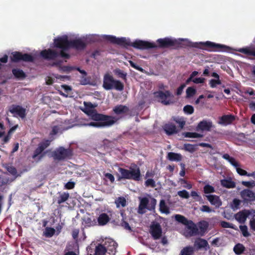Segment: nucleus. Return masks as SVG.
Instances as JSON below:
<instances>
[{
  "label": "nucleus",
  "instance_id": "f257e3e1",
  "mask_svg": "<svg viewBox=\"0 0 255 255\" xmlns=\"http://www.w3.org/2000/svg\"><path fill=\"white\" fill-rule=\"evenodd\" d=\"M118 171L120 175L118 176V180L122 179L133 180L139 181L141 178V173L139 167L135 164H132L129 167V169L119 167Z\"/></svg>",
  "mask_w": 255,
  "mask_h": 255
},
{
  "label": "nucleus",
  "instance_id": "f03ea898",
  "mask_svg": "<svg viewBox=\"0 0 255 255\" xmlns=\"http://www.w3.org/2000/svg\"><path fill=\"white\" fill-rule=\"evenodd\" d=\"M93 113L91 115V119L95 121H99L101 123L102 128L111 127L117 121V119L115 117L99 114L96 112Z\"/></svg>",
  "mask_w": 255,
  "mask_h": 255
},
{
  "label": "nucleus",
  "instance_id": "7ed1b4c3",
  "mask_svg": "<svg viewBox=\"0 0 255 255\" xmlns=\"http://www.w3.org/2000/svg\"><path fill=\"white\" fill-rule=\"evenodd\" d=\"M103 86L107 90L115 88L120 91L123 90L124 88V84L121 81L115 80L113 77L109 74L104 75Z\"/></svg>",
  "mask_w": 255,
  "mask_h": 255
},
{
  "label": "nucleus",
  "instance_id": "20e7f679",
  "mask_svg": "<svg viewBox=\"0 0 255 255\" xmlns=\"http://www.w3.org/2000/svg\"><path fill=\"white\" fill-rule=\"evenodd\" d=\"M139 204L138 208V213L143 214L145 213V209L150 211H154L155 209L157 201L152 197H150L149 201L147 197H139Z\"/></svg>",
  "mask_w": 255,
  "mask_h": 255
},
{
  "label": "nucleus",
  "instance_id": "39448f33",
  "mask_svg": "<svg viewBox=\"0 0 255 255\" xmlns=\"http://www.w3.org/2000/svg\"><path fill=\"white\" fill-rule=\"evenodd\" d=\"M156 47L155 48H168L177 49L181 46V43L179 40L170 37L159 38L156 40Z\"/></svg>",
  "mask_w": 255,
  "mask_h": 255
},
{
  "label": "nucleus",
  "instance_id": "423d86ee",
  "mask_svg": "<svg viewBox=\"0 0 255 255\" xmlns=\"http://www.w3.org/2000/svg\"><path fill=\"white\" fill-rule=\"evenodd\" d=\"M41 56L46 60H55L57 58L61 57L66 59L70 58V55L65 52L60 51V52L56 50L48 49L41 51Z\"/></svg>",
  "mask_w": 255,
  "mask_h": 255
},
{
  "label": "nucleus",
  "instance_id": "0eeeda50",
  "mask_svg": "<svg viewBox=\"0 0 255 255\" xmlns=\"http://www.w3.org/2000/svg\"><path fill=\"white\" fill-rule=\"evenodd\" d=\"M73 155V151L70 148H65L60 146L52 152V157L55 160H62L70 159Z\"/></svg>",
  "mask_w": 255,
  "mask_h": 255
},
{
  "label": "nucleus",
  "instance_id": "6e6552de",
  "mask_svg": "<svg viewBox=\"0 0 255 255\" xmlns=\"http://www.w3.org/2000/svg\"><path fill=\"white\" fill-rule=\"evenodd\" d=\"M11 62L18 63L20 61L32 62L34 60V57L30 54L24 53L18 51L12 52L10 56Z\"/></svg>",
  "mask_w": 255,
  "mask_h": 255
},
{
  "label": "nucleus",
  "instance_id": "1a4fd4ad",
  "mask_svg": "<svg viewBox=\"0 0 255 255\" xmlns=\"http://www.w3.org/2000/svg\"><path fill=\"white\" fill-rule=\"evenodd\" d=\"M54 46L61 49L60 51L68 50L70 49V40L66 35L58 37L54 39Z\"/></svg>",
  "mask_w": 255,
  "mask_h": 255
},
{
  "label": "nucleus",
  "instance_id": "9d476101",
  "mask_svg": "<svg viewBox=\"0 0 255 255\" xmlns=\"http://www.w3.org/2000/svg\"><path fill=\"white\" fill-rule=\"evenodd\" d=\"M50 142L48 140H46L39 143L38 147L34 151L32 156L33 159L38 158V160H40L45 156L46 152L44 150L50 145Z\"/></svg>",
  "mask_w": 255,
  "mask_h": 255
},
{
  "label": "nucleus",
  "instance_id": "9b49d317",
  "mask_svg": "<svg viewBox=\"0 0 255 255\" xmlns=\"http://www.w3.org/2000/svg\"><path fill=\"white\" fill-rule=\"evenodd\" d=\"M105 39L112 43L116 44L126 48L131 45V42L129 40L127 39L125 37L117 38L112 35H105Z\"/></svg>",
  "mask_w": 255,
  "mask_h": 255
},
{
  "label": "nucleus",
  "instance_id": "f8f14e48",
  "mask_svg": "<svg viewBox=\"0 0 255 255\" xmlns=\"http://www.w3.org/2000/svg\"><path fill=\"white\" fill-rule=\"evenodd\" d=\"M162 228L159 223L152 222L149 227V233L154 240L159 239L162 236Z\"/></svg>",
  "mask_w": 255,
  "mask_h": 255
},
{
  "label": "nucleus",
  "instance_id": "ddd939ff",
  "mask_svg": "<svg viewBox=\"0 0 255 255\" xmlns=\"http://www.w3.org/2000/svg\"><path fill=\"white\" fill-rule=\"evenodd\" d=\"M131 46H132L136 49L144 50L155 48L156 47V44L154 42H150L141 40H136L135 41L131 42Z\"/></svg>",
  "mask_w": 255,
  "mask_h": 255
},
{
  "label": "nucleus",
  "instance_id": "4468645a",
  "mask_svg": "<svg viewBox=\"0 0 255 255\" xmlns=\"http://www.w3.org/2000/svg\"><path fill=\"white\" fill-rule=\"evenodd\" d=\"M200 44L202 46L201 47V48L210 51H219L220 49L226 47L225 45L208 41L205 42H200Z\"/></svg>",
  "mask_w": 255,
  "mask_h": 255
},
{
  "label": "nucleus",
  "instance_id": "2eb2a0df",
  "mask_svg": "<svg viewBox=\"0 0 255 255\" xmlns=\"http://www.w3.org/2000/svg\"><path fill=\"white\" fill-rule=\"evenodd\" d=\"M87 250V255H108L106 247L101 244H98L96 246L94 251H93L91 247H88Z\"/></svg>",
  "mask_w": 255,
  "mask_h": 255
},
{
  "label": "nucleus",
  "instance_id": "dca6fc26",
  "mask_svg": "<svg viewBox=\"0 0 255 255\" xmlns=\"http://www.w3.org/2000/svg\"><path fill=\"white\" fill-rule=\"evenodd\" d=\"M9 111L13 114L14 116H16V115L21 119L25 118L26 115L25 109L19 105H12L10 107Z\"/></svg>",
  "mask_w": 255,
  "mask_h": 255
},
{
  "label": "nucleus",
  "instance_id": "f3484780",
  "mask_svg": "<svg viewBox=\"0 0 255 255\" xmlns=\"http://www.w3.org/2000/svg\"><path fill=\"white\" fill-rule=\"evenodd\" d=\"M241 196L246 203H250L255 201V193L248 189L242 190L241 192Z\"/></svg>",
  "mask_w": 255,
  "mask_h": 255
},
{
  "label": "nucleus",
  "instance_id": "a211bd4d",
  "mask_svg": "<svg viewBox=\"0 0 255 255\" xmlns=\"http://www.w3.org/2000/svg\"><path fill=\"white\" fill-rule=\"evenodd\" d=\"M87 43L80 38L70 40V48L81 51L85 49Z\"/></svg>",
  "mask_w": 255,
  "mask_h": 255
},
{
  "label": "nucleus",
  "instance_id": "6ab92c4d",
  "mask_svg": "<svg viewBox=\"0 0 255 255\" xmlns=\"http://www.w3.org/2000/svg\"><path fill=\"white\" fill-rule=\"evenodd\" d=\"M236 119L237 117L233 115H225L220 117L219 124L224 126L231 125Z\"/></svg>",
  "mask_w": 255,
  "mask_h": 255
},
{
  "label": "nucleus",
  "instance_id": "aec40b11",
  "mask_svg": "<svg viewBox=\"0 0 255 255\" xmlns=\"http://www.w3.org/2000/svg\"><path fill=\"white\" fill-rule=\"evenodd\" d=\"M107 250L108 255H115L116 253V249L118 244L114 241H111L110 242H105L104 244Z\"/></svg>",
  "mask_w": 255,
  "mask_h": 255
},
{
  "label": "nucleus",
  "instance_id": "412c9836",
  "mask_svg": "<svg viewBox=\"0 0 255 255\" xmlns=\"http://www.w3.org/2000/svg\"><path fill=\"white\" fill-rule=\"evenodd\" d=\"M207 200L210 204L215 206L216 208H219L222 204V202L220 197L216 195H205Z\"/></svg>",
  "mask_w": 255,
  "mask_h": 255
},
{
  "label": "nucleus",
  "instance_id": "4be33fe9",
  "mask_svg": "<svg viewBox=\"0 0 255 255\" xmlns=\"http://www.w3.org/2000/svg\"><path fill=\"white\" fill-rule=\"evenodd\" d=\"M251 212L249 210H244L235 215L236 219L241 223H244Z\"/></svg>",
  "mask_w": 255,
  "mask_h": 255
},
{
  "label": "nucleus",
  "instance_id": "5701e85b",
  "mask_svg": "<svg viewBox=\"0 0 255 255\" xmlns=\"http://www.w3.org/2000/svg\"><path fill=\"white\" fill-rule=\"evenodd\" d=\"M212 127L213 124L212 122L203 120L199 123L196 129L197 130L210 131Z\"/></svg>",
  "mask_w": 255,
  "mask_h": 255
},
{
  "label": "nucleus",
  "instance_id": "b1692460",
  "mask_svg": "<svg viewBox=\"0 0 255 255\" xmlns=\"http://www.w3.org/2000/svg\"><path fill=\"white\" fill-rule=\"evenodd\" d=\"M158 93V96L161 99L162 104L165 105H168L171 103L170 100H168V98L171 96L170 92L169 91L165 92L159 91Z\"/></svg>",
  "mask_w": 255,
  "mask_h": 255
},
{
  "label": "nucleus",
  "instance_id": "393cba45",
  "mask_svg": "<svg viewBox=\"0 0 255 255\" xmlns=\"http://www.w3.org/2000/svg\"><path fill=\"white\" fill-rule=\"evenodd\" d=\"M110 220V218L106 213L101 214L97 218V225L100 226H104L106 225Z\"/></svg>",
  "mask_w": 255,
  "mask_h": 255
},
{
  "label": "nucleus",
  "instance_id": "a878e982",
  "mask_svg": "<svg viewBox=\"0 0 255 255\" xmlns=\"http://www.w3.org/2000/svg\"><path fill=\"white\" fill-rule=\"evenodd\" d=\"M163 128L166 133L168 135L177 133L178 132L176 126L172 123L165 124Z\"/></svg>",
  "mask_w": 255,
  "mask_h": 255
},
{
  "label": "nucleus",
  "instance_id": "bb28decb",
  "mask_svg": "<svg viewBox=\"0 0 255 255\" xmlns=\"http://www.w3.org/2000/svg\"><path fill=\"white\" fill-rule=\"evenodd\" d=\"M207 247H209V244L208 242L206 240L201 238H199L195 240L193 246L194 249L196 248L197 250H199Z\"/></svg>",
  "mask_w": 255,
  "mask_h": 255
},
{
  "label": "nucleus",
  "instance_id": "cd10ccee",
  "mask_svg": "<svg viewBox=\"0 0 255 255\" xmlns=\"http://www.w3.org/2000/svg\"><path fill=\"white\" fill-rule=\"evenodd\" d=\"M186 226H187V229L190 230L189 234L190 236L199 235V229L192 221L190 220L189 224Z\"/></svg>",
  "mask_w": 255,
  "mask_h": 255
},
{
  "label": "nucleus",
  "instance_id": "c85d7f7f",
  "mask_svg": "<svg viewBox=\"0 0 255 255\" xmlns=\"http://www.w3.org/2000/svg\"><path fill=\"white\" fill-rule=\"evenodd\" d=\"M238 51L248 56H254V59H255V47L242 48L239 49Z\"/></svg>",
  "mask_w": 255,
  "mask_h": 255
},
{
  "label": "nucleus",
  "instance_id": "c756f323",
  "mask_svg": "<svg viewBox=\"0 0 255 255\" xmlns=\"http://www.w3.org/2000/svg\"><path fill=\"white\" fill-rule=\"evenodd\" d=\"M12 73L14 77L17 79L23 80L26 77L24 72L18 68H13L12 69Z\"/></svg>",
  "mask_w": 255,
  "mask_h": 255
},
{
  "label": "nucleus",
  "instance_id": "7c9ffc66",
  "mask_svg": "<svg viewBox=\"0 0 255 255\" xmlns=\"http://www.w3.org/2000/svg\"><path fill=\"white\" fill-rule=\"evenodd\" d=\"M194 248L192 246H187L181 250L179 255H194Z\"/></svg>",
  "mask_w": 255,
  "mask_h": 255
},
{
  "label": "nucleus",
  "instance_id": "2f4dec72",
  "mask_svg": "<svg viewBox=\"0 0 255 255\" xmlns=\"http://www.w3.org/2000/svg\"><path fill=\"white\" fill-rule=\"evenodd\" d=\"M129 109L126 106L120 105L116 106L113 109V111L117 115H121L127 113Z\"/></svg>",
  "mask_w": 255,
  "mask_h": 255
},
{
  "label": "nucleus",
  "instance_id": "473e14b6",
  "mask_svg": "<svg viewBox=\"0 0 255 255\" xmlns=\"http://www.w3.org/2000/svg\"><path fill=\"white\" fill-rule=\"evenodd\" d=\"M167 158L172 161H180L182 160V156L180 153L169 152L167 154Z\"/></svg>",
  "mask_w": 255,
  "mask_h": 255
},
{
  "label": "nucleus",
  "instance_id": "72a5a7b5",
  "mask_svg": "<svg viewBox=\"0 0 255 255\" xmlns=\"http://www.w3.org/2000/svg\"><path fill=\"white\" fill-rule=\"evenodd\" d=\"M4 167L10 175L14 177V178L20 176V174L17 173L16 168L11 164H6Z\"/></svg>",
  "mask_w": 255,
  "mask_h": 255
},
{
  "label": "nucleus",
  "instance_id": "f704fd0d",
  "mask_svg": "<svg viewBox=\"0 0 255 255\" xmlns=\"http://www.w3.org/2000/svg\"><path fill=\"white\" fill-rule=\"evenodd\" d=\"M209 224L207 222L203 221H201L199 223V228L200 231H199V235L201 236H203L206 233L208 228Z\"/></svg>",
  "mask_w": 255,
  "mask_h": 255
},
{
  "label": "nucleus",
  "instance_id": "c9c22d12",
  "mask_svg": "<svg viewBox=\"0 0 255 255\" xmlns=\"http://www.w3.org/2000/svg\"><path fill=\"white\" fill-rule=\"evenodd\" d=\"M222 186L227 188H233L236 187V183L231 179H223L221 180Z\"/></svg>",
  "mask_w": 255,
  "mask_h": 255
},
{
  "label": "nucleus",
  "instance_id": "e433bc0d",
  "mask_svg": "<svg viewBox=\"0 0 255 255\" xmlns=\"http://www.w3.org/2000/svg\"><path fill=\"white\" fill-rule=\"evenodd\" d=\"M159 211L162 213L168 214L170 213V210L169 207L166 204L164 200L162 199L160 200L159 203Z\"/></svg>",
  "mask_w": 255,
  "mask_h": 255
},
{
  "label": "nucleus",
  "instance_id": "4c0bfd02",
  "mask_svg": "<svg viewBox=\"0 0 255 255\" xmlns=\"http://www.w3.org/2000/svg\"><path fill=\"white\" fill-rule=\"evenodd\" d=\"M69 197L70 195L68 192L60 193L57 198V203L60 205L66 202L69 199Z\"/></svg>",
  "mask_w": 255,
  "mask_h": 255
},
{
  "label": "nucleus",
  "instance_id": "58836bf2",
  "mask_svg": "<svg viewBox=\"0 0 255 255\" xmlns=\"http://www.w3.org/2000/svg\"><path fill=\"white\" fill-rule=\"evenodd\" d=\"M233 250L236 255H241L244 253L246 248L243 244L238 243L234 246Z\"/></svg>",
  "mask_w": 255,
  "mask_h": 255
},
{
  "label": "nucleus",
  "instance_id": "ea45409f",
  "mask_svg": "<svg viewBox=\"0 0 255 255\" xmlns=\"http://www.w3.org/2000/svg\"><path fill=\"white\" fill-rule=\"evenodd\" d=\"M174 218L176 221L184 225H186L189 224V222L190 220H188L186 218L181 215L176 214L174 216Z\"/></svg>",
  "mask_w": 255,
  "mask_h": 255
},
{
  "label": "nucleus",
  "instance_id": "a19ab883",
  "mask_svg": "<svg viewBox=\"0 0 255 255\" xmlns=\"http://www.w3.org/2000/svg\"><path fill=\"white\" fill-rule=\"evenodd\" d=\"M84 105L85 106L86 110H83V111L87 114L91 116L92 114L93 113V112H96L94 110H93V106L92 103L84 102Z\"/></svg>",
  "mask_w": 255,
  "mask_h": 255
},
{
  "label": "nucleus",
  "instance_id": "79ce46f5",
  "mask_svg": "<svg viewBox=\"0 0 255 255\" xmlns=\"http://www.w3.org/2000/svg\"><path fill=\"white\" fill-rule=\"evenodd\" d=\"M121 215L123 217L121 223V225L122 227H123L124 229L128 230L129 231H131V228L129 225L128 223L125 220V217L124 216L126 215L124 212H121Z\"/></svg>",
  "mask_w": 255,
  "mask_h": 255
},
{
  "label": "nucleus",
  "instance_id": "37998d69",
  "mask_svg": "<svg viewBox=\"0 0 255 255\" xmlns=\"http://www.w3.org/2000/svg\"><path fill=\"white\" fill-rule=\"evenodd\" d=\"M114 72L118 77L126 80L127 79V73L120 69L117 68L114 70Z\"/></svg>",
  "mask_w": 255,
  "mask_h": 255
},
{
  "label": "nucleus",
  "instance_id": "c03bdc74",
  "mask_svg": "<svg viewBox=\"0 0 255 255\" xmlns=\"http://www.w3.org/2000/svg\"><path fill=\"white\" fill-rule=\"evenodd\" d=\"M86 226L91 227L97 225V221L95 219L92 220L90 217H87L84 220Z\"/></svg>",
  "mask_w": 255,
  "mask_h": 255
},
{
  "label": "nucleus",
  "instance_id": "a18cd8bd",
  "mask_svg": "<svg viewBox=\"0 0 255 255\" xmlns=\"http://www.w3.org/2000/svg\"><path fill=\"white\" fill-rule=\"evenodd\" d=\"M55 233V230L53 228L46 227L44 232V236L47 238L52 237Z\"/></svg>",
  "mask_w": 255,
  "mask_h": 255
},
{
  "label": "nucleus",
  "instance_id": "49530a36",
  "mask_svg": "<svg viewBox=\"0 0 255 255\" xmlns=\"http://www.w3.org/2000/svg\"><path fill=\"white\" fill-rule=\"evenodd\" d=\"M183 135L185 137L189 138H199L203 136V135L200 133L192 132H186L183 133Z\"/></svg>",
  "mask_w": 255,
  "mask_h": 255
},
{
  "label": "nucleus",
  "instance_id": "de8ad7c7",
  "mask_svg": "<svg viewBox=\"0 0 255 255\" xmlns=\"http://www.w3.org/2000/svg\"><path fill=\"white\" fill-rule=\"evenodd\" d=\"M115 203L118 208L120 207V206L124 207L126 206L127 201L124 197H120L115 201Z\"/></svg>",
  "mask_w": 255,
  "mask_h": 255
},
{
  "label": "nucleus",
  "instance_id": "09e8293b",
  "mask_svg": "<svg viewBox=\"0 0 255 255\" xmlns=\"http://www.w3.org/2000/svg\"><path fill=\"white\" fill-rule=\"evenodd\" d=\"M10 182L9 177L0 175V187L7 185Z\"/></svg>",
  "mask_w": 255,
  "mask_h": 255
},
{
  "label": "nucleus",
  "instance_id": "8fccbe9b",
  "mask_svg": "<svg viewBox=\"0 0 255 255\" xmlns=\"http://www.w3.org/2000/svg\"><path fill=\"white\" fill-rule=\"evenodd\" d=\"M183 149L190 152H193L196 150V145L190 143H185L183 145Z\"/></svg>",
  "mask_w": 255,
  "mask_h": 255
},
{
  "label": "nucleus",
  "instance_id": "3c124183",
  "mask_svg": "<svg viewBox=\"0 0 255 255\" xmlns=\"http://www.w3.org/2000/svg\"><path fill=\"white\" fill-rule=\"evenodd\" d=\"M186 98H190L193 97L196 93V90L195 88L192 87H188L186 91Z\"/></svg>",
  "mask_w": 255,
  "mask_h": 255
},
{
  "label": "nucleus",
  "instance_id": "603ef678",
  "mask_svg": "<svg viewBox=\"0 0 255 255\" xmlns=\"http://www.w3.org/2000/svg\"><path fill=\"white\" fill-rule=\"evenodd\" d=\"M203 191L205 194H210L214 193L215 192V190L214 187L207 184L204 186L203 188Z\"/></svg>",
  "mask_w": 255,
  "mask_h": 255
},
{
  "label": "nucleus",
  "instance_id": "864d4df0",
  "mask_svg": "<svg viewBox=\"0 0 255 255\" xmlns=\"http://www.w3.org/2000/svg\"><path fill=\"white\" fill-rule=\"evenodd\" d=\"M240 230L245 237H248L250 236V234L248 232V227L246 225L240 226Z\"/></svg>",
  "mask_w": 255,
  "mask_h": 255
},
{
  "label": "nucleus",
  "instance_id": "5fc2aeb1",
  "mask_svg": "<svg viewBox=\"0 0 255 255\" xmlns=\"http://www.w3.org/2000/svg\"><path fill=\"white\" fill-rule=\"evenodd\" d=\"M220 225L221 227L224 228H231L233 229H236V228L235 227L234 225L229 222H227L226 221H221L220 223Z\"/></svg>",
  "mask_w": 255,
  "mask_h": 255
},
{
  "label": "nucleus",
  "instance_id": "6e6d98bb",
  "mask_svg": "<svg viewBox=\"0 0 255 255\" xmlns=\"http://www.w3.org/2000/svg\"><path fill=\"white\" fill-rule=\"evenodd\" d=\"M236 170H237L238 173L239 174H240V175H242V176H253V175H252V173H248L246 170H245L244 169H242L241 168H239V167L236 168Z\"/></svg>",
  "mask_w": 255,
  "mask_h": 255
},
{
  "label": "nucleus",
  "instance_id": "4d7b16f0",
  "mask_svg": "<svg viewBox=\"0 0 255 255\" xmlns=\"http://www.w3.org/2000/svg\"><path fill=\"white\" fill-rule=\"evenodd\" d=\"M183 111L185 114L191 115L194 112V108L191 105H186L183 108Z\"/></svg>",
  "mask_w": 255,
  "mask_h": 255
},
{
  "label": "nucleus",
  "instance_id": "13d9d810",
  "mask_svg": "<svg viewBox=\"0 0 255 255\" xmlns=\"http://www.w3.org/2000/svg\"><path fill=\"white\" fill-rule=\"evenodd\" d=\"M221 81L220 79H211L209 81V85L212 88H215L217 85H221Z\"/></svg>",
  "mask_w": 255,
  "mask_h": 255
},
{
  "label": "nucleus",
  "instance_id": "bf43d9fd",
  "mask_svg": "<svg viewBox=\"0 0 255 255\" xmlns=\"http://www.w3.org/2000/svg\"><path fill=\"white\" fill-rule=\"evenodd\" d=\"M177 194L181 198L184 199H188L189 194L188 191L186 190H183L178 192Z\"/></svg>",
  "mask_w": 255,
  "mask_h": 255
},
{
  "label": "nucleus",
  "instance_id": "052dcab7",
  "mask_svg": "<svg viewBox=\"0 0 255 255\" xmlns=\"http://www.w3.org/2000/svg\"><path fill=\"white\" fill-rule=\"evenodd\" d=\"M191 196L195 199L196 201L201 202L202 201V198L201 196H200L198 193L195 191H192L191 192Z\"/></svg>",
  "mask_w": 255,
  "mask_h": 255
},
{
  "label": "nucleus",
  "instance_id": "680f3d73",
  "mask_svg": "<svg viewBox=\"0 0 255 255\" xmlns=\"http://www.w3.org/2000/svg\"><path fill=\"white\" fill-rule=\"evenodd\" d=\"M145 186L154 188L156 186L155 181L152 179H148L145 181Z\"/></svg>",
  "mask_w": 255,
  "mask_h": 255
},
{
  "label": "nucleus",
  "instance_id": "e2e57ef3",
  "mask_svg": "<svg viewBox=\"0 0 255 255\" xmlns=\"http://www.w3.org/2000/svg\"><path fill=\"white\" fill-rule=\"evenodd\" d=\"M80 83L83 85H87L90 83V79L86 76L83 75L81 77Z\"/></svg>",
  "mask_w": 255,
  "mask_h": 255
},
{
  "label": "nucleus",
  "instance_id": "0e129e2a",
  "mask_svg": "<svg viewBox=\"0 0 255 255\" xmlns=\"http://www.w3.org/2000/svg\"><path fill=\"white\" fill-rule=\"evenodd\" d=\"M241 204V201L238 199H234L233 201L232 208L234 209H239Z\"/></svg>",
  "mask_w": 255,
  "mask_h": 255
},
{
  "label": "nucleus",
  "instance_id": "69168bd1",
  "mask_svg": "<svg viewBox=\"0 0 255 255\" xmlns=\"http://www.w3.org/2000/svg\"><path fill=\"white\" fill-rule=\"evenodd\" d=\"M129 63L130 64V65L132 68L135 69L136 70H137L139 71L143 72V69L141 67L136 65L135 63H134L133 61L130 60V61H129Z\"/></svg>",
  "mask_w": 255,
  "mask_h": 255
},
{
  "label": "nucleus",
  "instance_id": "338daca9",
  "mask_svg": "<svg viewBox=\"0 0 255 255\" xmlns=\"http://www.w3.org/2000/svg\"><path fill=\"white\" fill-rule=\"evenodd\" d=\"M200 211H201L203 212H207V213H210L212 211H214V210H212L210 207H209L208 206H207V205H203L200 208Z\"/></svg>",
  "mask_w": 255,
  "mask_h": 255
},
{
  "label": "nucleus",
  "instance_id": "774afa93",
  "mask_svg": "<svg viewBox=\"0 0 255 255\" xmlns=\"http://www.w3.org/2000/svg\"><path fill=\"white\" fill-rule=\"evenodd\" d=\"M88 125L89 126L96 127V128H102L101 125V123H100L99 121H95V122H90V123L88 124Z\"/></svg>",
  "mask_w": 255,
  "mask_h": 255
}]
</instances>
